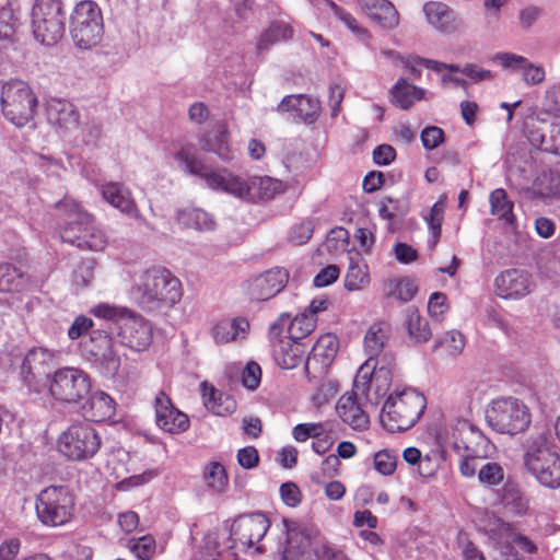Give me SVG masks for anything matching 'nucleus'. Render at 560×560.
Here are the masks:
<instances>
[{"mask_svg": "<svg viewBox=\"0 0 560 560\" xmlns=\"http://www.w3.org/2000/svg\"><path fill=\"white\" fill-rule=\"evenodd\" d=\"M130 295L142 308L173 306L182 299V283L164 268H150L136 275Z\"/></svg>", "mask_w": 560, "mask_h": 560, "instance_id": "nucleus-1", "label": "nucleus"}, {"mask_svg": "<svg viewBox=\"0 0 560 560\" xmlns=\"http://www.w3.org/2000/svg\"><path fill=\"white\" fill-rule=\"evenodd\" d=\"M57 208L65 214V224L60 236L81 250L103 252L108 245L107 233L96 224L92 214L84 211L72 199H65L57 203Z\"/></svg>", "mask_w": 560, "mask_h": 560, "instance_id": "nucleus-2", "label": "nucleus"}, {"mask_svg": "<svg viewBox=\"0 0 560 560\" xmlns=\"http://www.w3.org/2000/svg\"><path fill=\"white\" fill-rule=\"evenodd\" d=\"M174 160L182 172L201 178L209 189L240 199L244 176L235 175L226 168H208L198 158L194 145H180L174 153Z\"/></svg>", "mask_w": 560, "mask_h": 560, "instance_id": "nucleus-3", "label": "nucleus"}, {"mask_svg": "<svg viewBox=\"0 0 560 560\" xmlns=\"http://www.w3.org/2000/svg\"><path fill=\"white\" fill-rule=\"evenodd\" d=\"M441 452L448 448L456 454L487 458L493 448L490 440L472 423L463 418H452L436 432Z\"/></svg>", "mask_w": 560, "mask_h": 560, "instance_id": "nucleus-4", "label": "nucleus"}, {"mask_svg": "<svg viewBox=\"0 0 560 560\" xmlns=\"http://www.w3.org/2000/svg\"><path fill=\"white\" fill-rule=\"evenodd\" d=\"M425 409V397L413 388L396 389L389 394L380 416L381 423L390 432L413 427Z\"/></svg>", "mask_w": 560, "mask_h": 560, "instance_id": "nucleus-5", "label": "nucleus"}, {"mask_svg": "<svg viewBox=\"0 0 560 560\" xmlns=\"http://www.w3.org/2000/svg\"><path fill=\"white\" fill-rule=\"evenodd\" d=\"M486 420L495 432L516 435L529 428L532 413L522 399L505 396L491 400L486 409Z\"/></svg>", "mask_w": 560, "mask_h": 560, "instance_id": "nucleus-6", "label": "nucleus"}, {"mask_svg": "<svg viewBox=\"0 0 560 560\" xmlns=\"http://www.w3.org/2000/svg\"><path fill=\"white\" fill-rule=\"evenodd\" d=\"M30 19L34 38L40 44L52 46L62 38L66 19L62 0H35Z\"/></svg>", "mask_w": 560, "mask_h": 560, "instance_id": "nucleus-7", "label": "nucleus"}, {"mask_svg": "<svg viewBox=\"0 0 560 560\" xmlns=\"http://www.w3.org/2000/svg\"><path fill=\"white\" fill-rule=\"evenodd\" d=\"M103 15L100 7L92 0L75 4L70 15V34L80 49L97 46L103 37Z\"/></svg>", "mask_w": 560, "mask_h": 560, "instance_id": "nucleus-8", "label": "nucleus"}, {"mask_svg": "<svg viewBox=\"0 0 560 560\" xmlns=\"http://www.w3.org/2000/svg\"><path fill=\"white\" fill-rule=\"evenodd\" d=\"M392 378L390 360L387 355L382 359L369 357L359 368L353 387L368 401L377 405L380 399L387 394Z\"/></svg>", "mask_w": 560, "mask_h": 560, "instance_id": "nucleus-9", "label": "nucleus"}, {"mask_svg": "<svg viewBox=\"0 0 560 560\" xmlns=\"http://www.w3.org/2000/svg\"><path fill=\"white\" fill-rule=\"evenodd\" d=\"M3 116L16 127L28 124L36 112L37 98L30 85L22 80L5 82L1 89Z\"/></svg>", "mask_w": 560, "mask_h": 560, "instance_id": "nucleus-10", "label": "nucleus"}, {"mask_svg": "<svg viewBox=\"0 0 560 560\" xmlns=\"http://www.w3.org/2000/svg\"><path fill=\"white\" fill-rule=\"evenodd\" d=\"M524 465L540 485L548 488L560 486V457L545 438L539 436L528 445Z\"/></svg>", "mask_w": 560, "mask_h": 560, "instance_id": "nucleus-11", "label": "nucleus"}, {"mask_svg": "<svg viewBox=\"0 0 560 560\" xmlns=\"http://www.w3.org/2000/svg\"><path fill=\"white\" fill-rule=\"evenodd\" d=\"M102 445L97 430L89 422L70 425L57 442L58 451L69 460L83 462L95 456Z\"/></svg>", "mask_w": 560, "mask_h": 560, "instance_id": "nucleus-12", "label": "nucleus"}, {"mask_svg": "<svg viewBox=\"0 0 560 560\" xmlns=\"http://www.w3.org/2000/svg\"><path fill=\"white\" fill-rule=\"evenodd\" d=\"M74 495L62 486H50L39 492L35 509L38 520L47 526L68 523L74 512Z\"/></svg>", "mask_w": 560, "mask_h": 560, "instance_id": "nucleus-13", "label": "nucleus"}, {"mask_svg": "<svg viewBox=\"0 0 560 560\" xmlns=\"http://www.w3.org/2000/svg\"><path fill=\"white\" fill-rule=\"evenodd\" d=\"M118 338L113 327L96 329L90 335L89 340L82 345V353L92 362L102 366L104 374L115 376L121 365V359L116 347Z\"/></svg>", "mask_w": 560, "mask_h": 560, "instance_id": "nucleus-14", "label": "nucleus"}, {"mask_svg": "<svg viewBox=\"0 0 560 560\" xmlns=\"http://www.w3.org/2000/svg\"><path fill=\"white\" fill-rule=\"evenodd\" d=\"M113 328L118 338V343L132 351H144L152 343L153 329L151 324L132 312L120 316Z\"/></svg>", "mask_w": 560, "mask_h": 560, "instance_id": "nucleus-15", "label": "nucleus"}, {"mask_svg": "<svg viewBox=\"0 0 560 560\" xmlns=\"http://www.w3.org/2000/svg\"><path fill=\"white\" fill-rule=\"evenodd\" d=\"M89 375L75 368L57 370L50 381L49 392L60 401L77 402L90 390Z\"/></svg>", "mask_w": 560, "mask_h": 560, "instance_id": "nucleus-16", "label": "nucleus"}, {"mask_svg": "<svg viewBox=\"0 0 560 560\" xmlns=\"http://www.w3.org/2000/svg\"><path fill=\"white\" fill-rule=\"evenodd\" d=\"M270 522L262 513H252L237 517L230 530L232 545L229 548L245 550L259 542L266 535Z\"/></svg>", "mask_w": 560, "mask_h": 560, "instance_id": "nucleus-17", "label": "nucleus"}, {"mask_svg": "<svg viewBox=\"0 0 560 560\" xmlns=\"http://www.w3.org/2000/svg\"><path fill=\"white\" fill-rule=\"evenodd\" d=\"M154 410L156 425L163 431L171 434H179L189 428L187 415L178 410L164 392L156 394Z\"/></svg>", "mask_w": 560, "mask_h": 560, "instance_id": "nucleus-18", "label": "nucleus"}, {"mask_svg": "<svg viewBox=\"0 0 560 560\" xmlns=\"http://www.w3.org/2000/svg\"><path fill=\"white\" fill-rule=\"evenodd\" d=\"M285 188L281 180L269 176H246L240 200L250 203L267 202L283 194Z\"/></svg>", "mask_w": 560, "mask_h": 560, "instance_id": "nucleus-19", "label": "nucleus"}, {"mask_svg": "<svg viewBox=\"0 0 560 560\" xmlns=\"http://www.w3.org/2000/svg\"><path fill=\"white\" fill-rule=\"evenodd\" d=\"M497 294L502 299H522L535 288L532 276L520 269H509L494 280Z\"/></svg>", "mask_w": 560, "mask_h": 560, "instance_id": "nucleus-20", "label": "nucleus"}, {"mask_svg": "<svg viewBox=\"0 0 560 560\" xmlns=\"http://www.w3.org/2000/svg\"><path fill=\"white\" fill-rule=\"evenodd\" d=\"M285 542L282 549V560H305L313 539L307 529L293 521H282Z\"/></svg>", "mask_w": 560, "mask_h": 560, "instance_id": "nucleus-21", "label": "nucleus"}, {"mask_svg": "<svg viewBox=\"0 0 560 560\" xmlns=\"http://www.w3.org/2000/svg\"><path fill=\"white\" fill-rule=\"evenodd\" d=\"M102 197L112 207L127 217L147 223L143 219L130 189L121 183L108 182L101 187Z\"/></svg>", "mask_w": 560, "mask_h": 560, "instance_id": "nucleus-22", "label": "nucleus"}, {"mask_svg": "<svg viewBox=\"0 0 560 560\" xmlns=\"http://www.w3.org/2000/svg\"><path fill=\"white\" fill-rule=\"evenodd\" d=\"M359 394L353 388L352 392L342 395L336 404V412L341 421L351 429L364 431L370 425V418L362 407Z\"/></svg>", "mask_w": 560, "mask_h": 560, "instance_id": "nucleus-23", "label": "nucleus"}, {"mask_svg": "<svg viewBox=\"0 0 560 560\" xmlns=\"http://www.w3.org/2000/svg\"><path fill=\"white\" fill-rule=\"evenodd\" d=\"M289 273L283 268H272L258 277L249 284V294L257 301H266L273 298L285 287Z\"/></svg>", "mask_w": 560, "mask_h": 560, "instance_id": "nucleus-24", "label": "nucleus"}, {"mask_svg": "<svg viewBox=\"0 0 560 560\" xmlns=\"http://www.w3.org/2000/svg\"><path fill=\"white\" fill-rule=\"evenodd\" d=\"M360 12L382 27L394 30L399 24V14L388 0H355Z\"/></svg>", "mask_w": 560, "mask_h": 560, "instance_id": "nucleus-25", "label": "nucleus"}, {"mask_svg": "<svg viewBox=\"0 0 560 560\" xmlns=\"http://www.w3.org/2000/svg\"><path fill=\"white\" fill-rule=\"evenodd\" d=\"M46 115L50 125L63 131H70L79 124V114L68 101L50 100L46 106Z\"/></svg>", "mask_w": 560, "mask_h": 560, "instance_id": "nucleus-26", "label": "nucleus"}, {"mask_svg": "<svg viewBox=\"0 0 560 560\" xmlns=\"http://www.w3.org/2000/svg\"><path fill=\"white\" fill-rule=\"evenodd\" d=\"M249 330L246 317L224 318L211 328V336L215 343L223 345L244 340Z\"/></svg>", "mask_w": 560, "mask_h": 560, "instance_id": "nucleus-27", "label": "nucleus"}, {"mask_svg": "<svg viewBox=\"0 0 560 560\" xmlns=\"http://www.w3.org/2000/svg\"><path fill=\"white\" fill-rule=\"evenodd\" d=\"M20 26L18 0H0V44L7 48L16 42Z\"/></svg>", "mask_w": 560, "mask_h": 560, "instance_id": "nucleus-28", "label": "nucleus"}, {"mask_svg": "<svg viewBox=\"0 0 560 560\" xmlns=\"http://www.w3.org/2000/svg\"><path fill=\"white\" fill-rule=\"evenodd\" d=\"M422 10L428 23L432 27L445 33L456 28V15L447 4L439 1H429L423 4Z\"/></svg>", "mask_w": 560, "mask_h": 560, "instance_id": "nucleus-29", "label": "nucleus"}, {"mask_svg": "<svg viewBox=\"0 0 560 560\" xmlns=\"http://www.w3.org/2000/svg\"><path fill=\"white\" fill-rule=\"evenodd\" d=\"M369 266L360 253L349 255V266L345 277V288L349 291H359L370 284Z\"/></svg>", "mask_w": 560, "mask_h": 560, "instance_id": "nucleus-30", "label": "nucleus"}, {"mask_svg": "<svg viewBox=\"0 0 560 560\" xmlns=\"http://www.w3.org/2000/svg\"><path fill=\"white\" fill-rule=\"evenodd\" d=\"M538 275L553 283H560V245L550 244L537 256Z\"/></svg>", "mask_w": 560, "mask_h": 560, "instance_id": "nucleus-31", "label": "nucleus"}, {"mask_svg": "<svg viewBox=\"0 0 560 560\" xmlns=\"http://www.w3.org/2000/svg\"><path fill=\"white\" fill-rule=\"evenodd\" d=\"M56 358V353L43 347L30 349L22 363V373L25 377L40 375L46 372Z\"/></svg>", "mask_w": 560, "mask_h": 560, "instance_id": "nucleus-32", "label": "nucleus"}, {"mask_svg": "<svg viewBox=\"0 0 560 560\" xmlns=\"http://www.w3.org/2000/svg\"><path fill=\"white\" fill-rule=\"evenodd\" d=\"M392 327L387 322L373 323L365 332L363 345L369 357L378 358L389 340Z\"/></svg>", "mask_w": 560, "mask_h": 560, "instance_id": "nucleus-33", "label": "nucleus"}, {"mask_svg": "<svg viewBox=\"0 0 560 560\" xmlns=\"http://www.w3.org/2000/svg\"><path fill=\"white\" fill-rule=\"evenodd\" d=\"M202 397L208 410L217 416H228L236 410V401L207 383L202 384Z\"/></svg>", "mask_w": 560, "mask_h": 560, "instance_id": "nucleus-34", "label": "nucleus"}, {"mask_svg": "<svg viewBox=\"0 0 560 560\" xmlns=\"http://www.w3.org/2000/svg\"><path fill=\"white\" fill-rule=\"evenodd\" d=\"M115 400L108 394L97 390L88 399L84 409L93 421L101 422L115 415Z\"/></svg>", "mask_w": 560, "mask_h": 560, "instance_id": "nucleus-35", "label": "nucleus"}, {"mask_svg": "<svg viewBox=\"0 0 560 560\" xmlns=\"http://www.w3.org/2000/svg\"><path fill=\"white\" fill-rule=\"evenodd\" d=\"M530 140L540 150L560 155V119H556L546 128L530 131Z\"/></svg>", "mask_w": 560, "mask_h": 560, "instance_id": "nucleus-36", "label": "nucleus"}, {"mask_svg": "<svg viewBox=\"0 0 560 560\" xmlns=\"http://www.w3.org/2000/svg\"><path fill=\"white\" fill-rule=\"evenodd\" d=\"M494 527L490 532L499 535V542L515 544L526 553H535L537 546L527 536L517 533L510 523L497 520L493 523Z\"/></svg>", "mask_w": 560, "mask_h": 560, "instance_id": "nucleus-37", "label": "nucleus"}, {"mask_svg": "<svg viewBox=\"0 0 560 560\" xmlns=\"http://www.w3.org/2000/svg\"><path fill=\"white\" fill-rule=\"evenodd\" d=\"M392 103L401 108H410L416 101L422 100L424 90L411 85L405 79H399L390 91Z\"/></svg>", "mask_w": 560, "mask_h": 560, "instance_id": "nucleus-38", "label": "nucleus"}, {"mask_svg": "<svg viewBox=\"0 0 560 560\" xmlns=\"http://www.w3.org/2000/svg\"><path fill=\"white\" fill-rule=\"evenodd\" d=\"M28 283V276L11 264H0V291L21 292Z\"/></svg>", "mask_w": 560, "mask_h": 560, "instance_id": "nucleus-39", "label": "nucleus"}, {"mask_svg": "<svg viewBox=\"0 0 560 560\" xmlns=\"http://www.w3.org/2000/svg\"><path fill=\"white\" fill-rule=\"evenodd\" d=\"M177 220L185 228L194 229L199 232H209L215 228L213 218L208 212L198 208L178 211Z\"/></svg>", "mask_w": 560, "mask_h": 560, "instance_id": "nucleus-40", "label": "nucleus"}, {"mask_svg": "<svg viewBox=\"0 0 560 560\" xmlns=\"http://www.w3.org/2000/svg\"><path fill=\"white\" fill-rule=\"evenodd\" d=\"M533 192L540 198L560 197V173L556 171H541L533 182Z\"/></svg>", "mask_w": 560, "mask_h": 560, "instance_id": "nucleus-41", "label": "nucleus"}, {"mask_svg": "<svg viewBox=\"0 0 560 560\" xmlns=\"http://www.w3.org/2000/svg\"><path fill=\"white\" fill-rule=\"evenodd\" d=\"M405 325L409 337L417 343H424L432 337L428 320L416 308L406 311Z\"/></svg>", "mask_w": 560, "mask_h": 560, "instance_id": "nucleus-42", "label": "nucleus"}, {"mask_svg": "<svg viewBox=\"0 0 560 560\" xmlns=\"http://www.w3.org/2000/svg\"><path fill=\"white\" fill-rule=\"evenodd\" d=\"M490 212L492 215L503 220L505 224L512 225L515 222L513 202L509 199L503 188H497L489 196Z\"/></svg>", "mask_w": 560, "mask_h": 560, "instance_id": "nucleus-43", "label": "nucleus"}, {"mask_svg": "<svg viewBox=\"0 0 560 560\" xmlns=\"http://www.w3.org/2000/svg\"><path fill=\"white\" fill-rule=\"evenodd\" d=\"M292 35L293 30L288 23L283 21L275 22L260 34L257 42V49H267L272 44L290 39Z\"/></svg>", "mask_w": 560, "mask_h": 560, "instance_id": "nucleus-44", "label": "nucleus"}, {"mask_svg": "<svg viewBox=\"0 0 560 560\" xmlns=\"http://www.w3.org/2000/svg\"><path fill=\"white\" fill-rule=\"evenodd\" d=\"M384 294L401 302H408L413 299L417 292V285L407 278H393L384 282Z\"/></svg>", "mask_w": 560, "mask_h": 560, "instance_id": "nucleus-45", "label": "nucleus"}, {"mask_svg": "<svg viewBox=\"0 0 560 560\" xmlns=\"http://www.w3.org/2000/svg\"><path fill=\"white\" fill-rule=\"evenodd\" d=\"M501 500L504 508L514 515H523L528 510V500L520 488L512 482L505 483Z\"/></svg>", "mask_w": 560, "mask_h": 560, "instance_id": "nucleus-46", "label": "nucleus"}, {"mask_svg": "<svg viewBox=\"0 0 560 560\" xmlns=\"http://www.w3.org/2000/svg\"><path fill=\"white\" fill-rule=\"evenodd\" d=\"M280 350H276V359L283 369L290 370L295 368L303 359L305 350L299 342L291 340L280 341Z\"/></svg>", "mask_w": 560, "mask_h": 560, "instance_id": "nucleus-47", "label": "nucleus"}, {"mask_svg": "<svg viewBox=\"0 0 560 560\" xmlns=\"http://www.w3.org/2000/svg\"><path fill=\"white\" fill-rule=\"evenodd\" d=\"M202 149L217 154L223 162H230L234 158L229 144V132L225 127H221L213 138L207 139L202 144Z\"/></svg>", "mask_w": 560, "mask_h": 560, "instance_id": "nucleus-48", "label": "nucleus"}, {"mask_svg": "<svg viewBox=\"0 0 560 560\" xmlns=\"http://www.w3.org/2000/svg\"><path fill=\"white\" fill-rule=\"evenodd\" d=\"M326 7L331 11V13L334 14V16L340 21L341 23L345 24V26L351 32L353 33L358 38L360 39H366L369 38L370 34H369V31L361 26L359 24V22L357 21V19L351 14L349 13L348 11H346L345 9L340 8L339 5H337L334 1L331 0H322Z\"/></svg>", "mask_w": 560, "mask_h": 560, "instance_id": "nucleus-49", "label": "nucleus"}, {"mask_svg": "<svg viewBox=\"0 0 560 560\" xmlns=\"http://www.w3.org/2000/svg\"><path fill=\"white\" fill-rule=\"evenodd\" d=\"M203 479L208 488L217 493L223 492L228 487V474L219 462H210L205 466Z\"/></svg>", "mask_w": 560, "mask_h": 560, "instance_id": "nucleus-50", "label": "nucleus"}, {"mask_svg": "<svg viewBox=\"0 0 560 560\" xmlns=\"http://www.w3.org/2000/svg\"><path fill=\"white\" fill-rule=\"evenodd\" d=\"M444 199H440L430 208L429 212L423 215V220L427 222L431 235L429 241L431 248L436 245L441 236V226L444 220Z\"/></svg>", "mask_w": 560, "mask_h": 560, "instance_id": "nucleus-51", "label": "nucleus"}, {"mask_svg": "<svg viewBox=\"0 0 560 560\" xmlns=\"http://www.w3.org/2000/svg\"><path fill=\"white\" fill-rule=\"evenodd\" d=\"M234 556L229 547H221L218 538L208 536L195 560H234Z\"/></svg>", "mask_w": 560, "mask_h": 560, "instance_id": "nucleus-52", "label": "nucleus"}, {"mask_svg": "<svg viewBox=\"0 0 560 560\" xmlns=\"http://www.w3.org/2000/svg\"><path fill=\"white\" fill-rule=\"evenodd\" d=\"M316 319L307 312H302L290 320L288 332L291 341L298 342L306 338L315 328Z\"/></svg>", "mask_w": 560, "mask_h": 560, "instance_id": "nucleus-53", "label": "nucleus"}, {"mask_svg": "<svg viewBox=\"0 0 560 560\" xmlns=\"http://www.w3.org/2000/svg\"><path fill=\"white\" fill-rule=\"evenodd\" d=\"M346 557L342 551L334 548L329 542L324 539H313L311 549L306 555L305 560H345Z\"/></svg>", "mask_w": 560, "mask_h": 560, "instance_id": "nucleus-54", "label": "nucleus"}, {"mask_svg": "<svg viewBox=\"0 0 560 560\" xmlns=\"http://www.w3.org/2000/svg\"><path fill=\"white\" fill-rule=\"evenodd\" d=\"M338 350V341L337 338L332 335H324L317 339V341L313 345L310 357L317 359L320 358L323 362H329L334 359L335 354Z\"/></svg>", "mask_w": 560, "mask_h": 560, "instance_id": "nucleus-55", "label": "nucleus"}, {"mask_svg": "<svg viewBox=\"0 0 560 560\" xmlns=\"http://www.w3.org/2000/svg\"><path fill=\"white\" fill-rule=\"evenodd\" d=\"M127 547L138 560H150L155 553L156 544L152 536L145 535L129 539Z\"/></svg>", "mask_w": 560, "mask_h": 560, "instance_id": "nucleus-56", "label": "nucleus"}, {"mask_svg": "<svg viewBox=\"0 0 560 560\" xmlns=\"http://www.w3.org/2000/svg\"><path fill=\"white\" fill-rule=\"evenodd\" d=\"M503 479L504 470L498 463L489 462L481 465L478 469V480L487 488L499 486Z\"/></svg>", "mask_w": 560, "mask_h": 560, "instance_id": "nucleus-57", "label": "nucleus"}, {"mask_svg": "<svg viewBox=\"0 0 560 560\" xmlns=\"http://www.w3.org/2000/svg\"><path fill=\"white\" fill-rule=\"evenodd\" d=\"M96 261L94 259H85L81 261L72 273V283L78 289L89 288L95 277Z\"/></svg>", "mask_w": 560, "mask_h": 560, "instance_id": "nucleus-58", "label": "nucleus"}, {"mask_svg": "<svg viewBox=\"0 0 560 560\" xmlns=\"http://www.w3.org/2000/svg\"><path fill=\"white\" fill-rule=\"evenodd\" d=\"M298 101V112L296 117H299L302 121L311 124L315 121L319 112V103L317 100H314L310 96L303 95L301 98H292L291 102Z\"/></svg>", "mask_w": 560, "mask_h": 560, "instance_id": "nucleus-59", "label": "nucleus"}, {"mask_svg": "<svg viewBox=\"0 0 560 560\" xmlns=\"http://www.w3.org/2000/svg\"><path fill=\"white\" fill-rule=\"evenodd\" d=\"M491 60L499 65L503 70L509 71H523L525 65H527V58L516 55L514 52H497L492 56Z\"/></svg>", "mask_w": 560, "mask_h": 560, "instance_id": "nucleus-60", "label": "nucleus"}, {"mask_svg": "<svg viewBox=\"0 0 560 560\" xmlns=\"http://www.w3.org/2000/svg\"><path fill=\"white\" fill-rule=\"evenodd\" d=\"M397 458L398 455L393 451H378L374 455V468L384 476H390L396 469Z\"/></svg>", "mask_w": 560, "mask_h": 560, "instance_id": "nucleus-61", "label": "nucleus"}, {"mask_svg": "<svg viewBox=\"0 0 560 560\" xmlns=\"http://www.w3.org/2000/svg\"><path fill=\"white\" fill-rule=\"evenodd\" d=\"M325 433V427L320 422L300 423L293 428L292 435L296 442H305L308 439H316Z\"/></svg>", "mask_w": 560, "mask_h": 560, "instance_id": "nucleus-62", "label": "nucleus"}, {"mask_svg": "<svg viewBox=\"0 0 560 560\" xmlns=\"http://www.w3.org/2000/svg\"><path fill=\"white\" fill-rule=\"evenodd\" d=\"M420 139L423 148L432 151L444 142L445 133L440 127L428 126L421 131Z\"/></svg>", "mask_w": 560, "mask_h": 560, "instance_id": "nucleus-63", "label": "nucleus"}, {"mask_svg": "<svg viewBox=\"0 0 560 560\" xmlns=\"http://www.w3.org/2000/svg\"><path fill=\"white\" fill-rule=\"evenodd\" d=\"M348 231L343 228L338 226L332 229L328 233L325 246L329 253L345 250L348 245Z\"/></svg>", "mask_w": 560, "mask_h": 560, "instance_id": "nucleus-64", "label": "nucleus"}]
</instances>
